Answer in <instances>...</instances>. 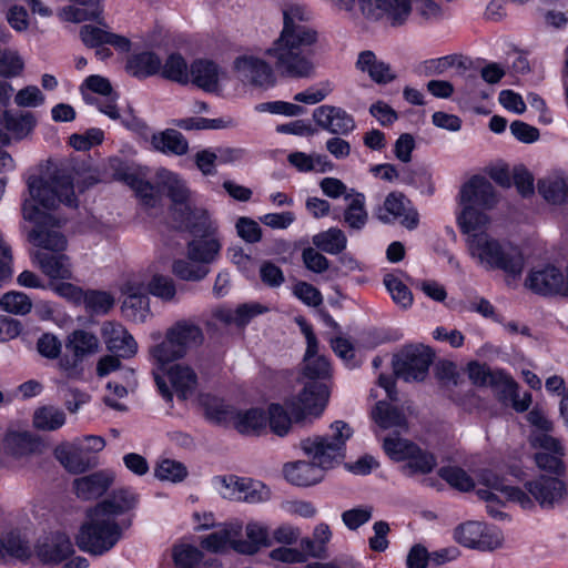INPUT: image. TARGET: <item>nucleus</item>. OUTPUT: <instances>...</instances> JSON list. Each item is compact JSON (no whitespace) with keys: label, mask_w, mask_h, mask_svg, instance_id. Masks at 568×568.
Segmentation results:
<instances>
[{"label":"nucleus","mask_w":568,"mask_h":568,"mask_svg":"<svg viewBox=\"0 0 568 568\" xmlns=\"http://www.w3.org/2000/svg\"><path fill=\"white\" fill-rule=\"evenodd\" d=\"M310 12L294 4L283 10L284 26L280 37L267 49L278 74L292 79L310 78L314 74V64L310 57V47L317 41V32L304 22Z\"/></svg>","instance_id":"obj_1"},{"label":"nucleus","mask_w":568,"mask_h":568,"mask_svg":"<svg viewBox=\"0 0 568 568\" xmlns=\"http://www.w3.org/2000/svg\"><path fill=\"white\" fill-rule=\"evenodd\" d=\"M136 503L138 497L130 489L122 488L89 508L74 537L77 546L94 556L110 551L131 526V520L118 518L133 509Z\"/></svg>","instance_id":"obj_2"},{"label":"nucleus","mask_w":568,"mask_h":568,"mask_svg":"<svg viewBox=\"0 0 568 568\" xmlns=\"http://www.w3.org/2000/svg\"><path fill=\"white\" fill-rule=\"evenodd\" d=\"M31 199L22 204L24 220L38 223L52 221L53 216L44 214L36 205V201L44 209H55L59 204L70 207L78 206L74 193L72 170L67 166L57 168L48 179H32L28 182Z\"/></svg>","instance_id":"obj_3"},{"label":"nucleus","mask_w":568,"mask_h":568,"mask_svg":"<svg viewBox=\"0 0 568 568\" xmlns=\"http://www.w3.org/2000/svg\"><path fill=\"white\" fill-rule=\"evenodd\" d=\"M462 212L457 223L464 234L484 230L489 217L484 212L493 209L497 203V195L491 183L484 176L475 175L469 179L459 192Z\"/></svg>","instance_id":"obj_4"},{"label":"nucleus","mask_w":568,"mask_h":568,"mask_svg":"<svg viewBox=\"0 0 568 568\" xmlns=\"http://www.w3.org/2000/svg\"><path fill=\"white\" fill-rule=\"evenodd\" d=\"M467 235L469 254L485 268L501 270L513 276L521 274L524 257L518 248L501 245L483 230Z\"/></svg>","instance_id":"obj_5"},{"label":"nucleus","mask_w":568,"mask_h":568,"mask_svg":"<svg viewBox=\"0 0 568 568\" xmlns=\"http://www.w3.org/2000/svg\"><path fill=\"white\" fill-rule=\"evenodd\" d=\"M332 434L307 437L301 440L300 447L305 455L314 460L324 471L342 464L345 459V444L353 435L348 424L336 420L331 425Z\"/></svg>","instance_id":"obj_6"},{"label":"nucleus","mask_w":568,"mask_h":568,"mask_svg":"<svg viewBox=\"0 0 568 568\" xmlns=\"http://www.w3.org/2000/svg\"><path fill=\"white\" fill-rule=\"evenodd\" d=\"M204 341L202 328L191 321H179L165 333L163 342L151 348L152 357L161 366L183 358L190 349Z\"/></svg>","instance_id":"obj_7"},{"label":"nucleus","mask_w":568,"mask_h":568,"mask_svg":"<svg viewBox=\"0 0 568 568\" xmlns=\"http://www.w3.org/2000/svg\"><path fill=\"white\" fill-rule=\"evenodd\" d=\"M100 351L98 336L85 329H75L65 339V353L59 358V368L69 378H79L83 374V361Z\"/></svg>","instance_id":"obj_8"},{"label":"nucleus","mask_w":568,"mask_h":568,"mask_svg":"<svg viewBox=\"0 0 568 568\" xmlns=\"http://www.w3.org/2000/svg\"><path fill=\"white\" fill-rule=\"evenodd\" d=\"M434 359L430 347L423 344L407 345L393 358L396 377L405 382H422L426 378Z\"/></svg>","instance_id":"obj_9"},{"label":"nucleus","mask_w":568,"mask_h":568,"mask_svg":"<svg viewBox=\"0 0 568 568\" xmlns=\"http://www.w3.org/2000/svg\"><path fill=\"white\" fill-rule=\"evenodd\" d=\"M328 396V388L324 383L312 381L305 385L297 397L287 400L286 406L294 420L302 422L307 416H320L326 406Z\"/></svg>","instance_id":"obj_10"},{"label":"nucleus","mask_w":568,"mask_h":568,"mask_svg":"<svg viewBox=\"0 0 568 568\" xmlns=\"http://www.w3.org/2000/svg\"><path fill=\"white\" fill-rule=\"evenodd\" d=\"M362 13L373 21L385 20L392 27H402L408 21L412 0H358Z\"/></svg>","instance_id":"obj_11"},{"label":"nucleus","mask_w":568,"mask_h":568,"mask_svg":"<svg viewBox=\"0 0 568 568\" xmlns=\"http://www.w3.org/2000/svg\"><path fill=\"white\" fill-rule=\"evenodd\" d=\"M377 217L384 223L399 221L408 230H414L418 225L417 212L410 206V201L399 192H392L386 196Z\"/></svg>","instance_id":"obj_12"},{"label":"nucleus","mask_w":568,"mask_h":568,"mask_svg":"<svg viewBox=\"0 0 568 568\" xmlns=\"http://www.w3.org/2000/svg\"><path fill=\"white\" fill-rule=\"evenodd\" d=\"M172 219L179 229L186 230L197 237L213 236L216 233L215 222L211 220L209 212L201 207L189 205L185 209H176Z\"/></svg>","instance_id":"obj_13"},{"label":"nucleus","mask_w":568,"mask_h":568,"mask_svg":"<svg viewBox=\"0 0 568 568\" xmlns=\"http://www.w3.org/2000/svg\"><path fill=\"white\" fill-rule=\"evenodd\" d=\"M237 78L258 88H271L275 84V75L272 68L262 59L243 55L234 61Z\"/></svg>","instance_id":"obj_14"},{"label":"nucleus","mask_w":568,"mask_h":568,"mask_svg":"<svg viewBox=\"0 0 568 568\" xmlns=\"http://www.w3.org/2000/svg\"><path fill=\"white\" fill-rule=\"evenodd\" d=\"M313 120L321 129L336 135H347L355 129L354 118L339 106L321 105L313 111Z\"/></svg>","instance_id":"obj_15"},{"label":"nucleus","mask_w":568,"mask_h":568,"mask_svg":"<svg viewBox=\"0 0 568 568\" xmlns=\"http://www.w3.org/2000/svg\"><path fill=\"white\" fill-rule=\"evenodd\" d=\"M101 336L109 352L122 358H131L138 352V343L128 329L116 322H104Z\"/></svg>","instance_id":"obj_16"},{"label":"nucleus","mask_w":568,"mask_h":568,"mask_svg":"<svg viewBox=\"0 0 568 568\" xmlns=\"http://www.w3.org/2000/svg\"><path fill=\"white\" fill-rule=\"evenodd\" d=\"M529 494L542 508H552L568 494L566 484L558 478L539 476L535 480L525 484Z\"/></svg>","instance_id":"obj_17"},{"label":"nucleus","mask_w":568,"mask_h":568,"mask_svg":"<svg viewBox=\"0 0 568 568\" xmlns=\"http://www.w3.org/2000/svg\"><path fill=\"white\" fill-rule=\"evenodd\" d=\"M28 241L44 252L59 253L65 251L68 246L67 237L59 231V221L54 217L52 221L34 225L28 233Z\"/></svg>","instance_id":"obj_18"},{"label":"nucleus","mask_w":568,"mask_h":568,"mask_svg":"<svg viewBox=\"0 0 568 568\" xmlns=\"http://www.w3.org/2000/svg\"><path fill=\"white\" fill-rule=\"evenodd\" d=\"M156 186L166 192L172 201L171 215L173 216L176 209H185L191 205L190 190L185 182L176 174L166 169H160L155 174Z\"/></svg>","instance_id":"obj_19"},{"label":"nucleus","mask_w":568,"mask_h":568,"mask_svg":"<svg viewBox=\"0 0 568 568\" xmlns=\"http://www.w3.org/2000/svg\"><path fill=\"white\" fill-rule=\"evenodd\" d=\"M74 552L70 537L64 532H53L39 541L36 554L43 562H61Z\"/></svg>","instance_id":"obj_20"},{"label":"nucleus","mask_w":568,"mask_h":568,"mask_svg":"<svg viewBox=\"0 0 568 568\" xmlns=\"http://www.w3.org/2000/svg\"><path fill=\"white\" fill-rule=\"evenodd\" d=\"M562 283L564 274L552 265L531 271L525 282L527 287L540 295L560 294Z\"/></svg>","instance_id":"obj_21"},{"label":"nucleus","mask_w":568,"mask_h":568,"mask_svg":"<svg viewBox=\"0 0 568 568\" xmlns=\"http://www.w3.org/2000/svg\"><path fill=\"white\" fill-rule=\"evenodd\" d=\"M54 456L72 474L84 473L92 465L91 457L85 453L80 442L58 445L54 449Z\"/></svg>","instance_id":"obj_22"},{"label":"nucleus","mask_w":568,"mask_h":568,"mask_svg":"<svg viewBox=\"0 0 568 568\" xmlns=\"http://www.w3.org/2000/svg\"><path fill=\"white\" fill-rule=\"evenodd\" d=\"M479 483L489 489L498 491L505 500L516 501L525 509L534 507V501L529 495L518 487L506 485L504 478H500L490 470L481 471Z\"/></svg>","instance_id":"obj_23"},{"label":"nucleus","mask_w":568,"mask_h":568,"mask_svg":"<svg viewBox=\"0 0 568 568\" xmlns=\"http://www.w3.org/2000/svg\"><path fill=\"white\" fill-rule=\"evenodd\" d=\"M113 480L114 476L111 473L101 470L77 478L73 486L79 498L89 500L102 496Z\"/></svg>","instance_id":"obj_24"},{"label":"nucleus","mask_w":568,"mask_h":568,"mask_svg":"<svg viewBox=\"0 0 568 568\" xmlns=\"http://www.w3.org/2000/svg\"><path fill=\"white\" fill-rule=\"evenodd\" d=\"M32 258L41 271L51 278L68 280L71 277L70 258L63 252L36 251L32 253Z\"/></svg>","instance_id":"obj_25"},{"label":"nucleus","mask_w":568,"mask_h":568,"mask_svg":"<svg viewBox=\"0 0 568 568\" xmlns=\"http://www.w3.org/2000/svg\"><path fill=\"white\" fill-rule=\"evenodd\" d=\"M324 470L314 460H298L284 466L285 478L296 486H311L324 478Z\"/></svg>","instance_id":"obj_26"},{"label":"nucleus","mask_w":568,"mask_h":568,"mask_svg":"<svg viewBox=\"0 0 568 568\" xmlns=\"http://www.w3.org/2000/svg\"><path fill=\"white\" fill-rule=\"evenodd\" d=\"M356 67L362 72L368 73L369 78L378 84H386L396 79L390 65L378 60L376 54L369 50L359 53Z\"/></svg>","instance_id":"obj_27"},{"label":"nucleus","mask_w":568,"mask_h":568,"mask_svg":"<svg viewBox=\"0 0 568 568\" xmlns=\"http://www.w3.org/2000/svg\"><path fill=\"white\" fill-rule=\"evenodd\" d=\"M221 248L222 244L215 235L199 240L194 239L186 245V256L192 261L209 266V264L217 260Z\"/></svg>","instance_id":"obj_28"},{"label":"nucleus","mask_w":568,"mask_h":568,"mask_svg":"<svg viewBox=\"0 0 568 568\" xmlns=\"http://www.w3.org/2000/svg\"><path fill=\"white\" fill-rule=\"evenodd\" d=\"M243 530L241 521L224 524L219 530L205 536L201 540V546L212 552L223 551L229 544L234 548L235 538L240 537Z\"/></svg>","instance_id":"obj_29"},{"label":"nucleus","mask_w":568,"mask_h":568,"mask_svg":"<svg viewBox=\"0 0 568 568\" xmlns=\"http://www.w3.org/2000/svg\"><path fill=\"white\" fill-rule=\"evenodd\" d=\"M121 308L123 315L134 323H144L151 315L148 295L132 286L128 287Z\"/></svg>","instance_id":"obj_30"},{"label":"nucleus","mask_w":568,"mask_h":568,"mask_svg":"<svg viewBox=\"0 0 568 568\" xmlns=\"http://www.w3.org/2000/svg\"><path fill=\"white\" fill-rule=\"evenodd\" d=\"M247 541L237 540L234 542V549L242 554H255L261 547L271 545L268 526L264 523L251 520L245 527Z\"/></svg>","instance_id":"obj_31"},{"label":"nucleus","mask_w":568,"mask_h":568,"mask_svg":"<svg viewBox=\"0 0 568 568\" xmlns=\"http://www.w3.org/2000/svg\"><path fill=\"white\" fill-rule=\"evenodd\" d=\"M267 418L260 408L235 409L232 426L243 435H258L266 428Z\"/></svg>","instance_id":"obj_32"},{"label":"nucleus","mask_w":568,"mask_h":568,"mask_svg":"<svg viewBox=\"0 0 568 568\" xmlns=\"http://www.w3.org/2000/svg\"><path fill=\"white\" fill-rule=\"evenodd\" d=\"M190 80L205 91L217 87L220 69L216 63L205 59L195 60L190 67Z\"/></svg>","instance_id":"obj_33"},{"label":"nucleus","mask_w":568,"mask_h":568,"mask_svg":"<svg viewBox=\"0 0 568 568\" xmlns=\"http://www.w3.org/2000/svg\"><path fill=\"white\" fill-rule=\"evenodd\" d=\"M152 146L162 153L184 155L189 152V142L184 135L174 129L155 133L151 139Z\"/></svg>","instance_id":"obj_34"},{"label":"nucleus","mask_w":568,"mask_h":568,"mask_svg":"<svg viewBox=\"0 0 568 568\" xmlns=\"http://www.w3.org/2000/svg\"><path fill=\"white\" fill-rule=\"evenodd\" d=\"M169 379L182 399L191 396L197 385V376L192 367L183 364H175L168 371Z\"/></svg>","instance_id":"obj_35"},{"label":"nucleus","mask_w":568,"mask_h":568,"mask_svg":"<svg viewBox=\"0 0 568 568\" xmlns=\"http://www.w3.org/2000/svg\"><path fill=\"white\" fill-rule=\"evenodd\" d=\"M372 416L375 423L383 429L397 428L407 429V419L403 410L385 400L376 403Z\"/></svg>","instance_id":"obj_36"},{"label":"nucleus","mask_w":568,"mask_h":568,"mask_svg":"<svg viewBox=\"0 0 568 568\" xmlns=\"http://www.w3.org/2000/svg\"><path fill=\"white\" fill-rule=\"evenodd\" d=\"M539 194L550 204L561 205L568 202V178L549 175L538 181Z\"/></svg>","instance_id":"obj_37"},{"label":"nucleus","mask_w":568,"mask_h":568,"mask_svg":"<svg viewBox=\"0 0 568 568\" xmlns=\"http://www.w3.org/2000/svg\"><path fill=\"white\" fill-rule=\"evenodd\" d=\"M162 61L153 52H141L128 59L126 71L139 79H144L160 72Z\"/></svg>","instance_id":"obj_38"},{"label":"nucleus","mask_w":568,"mask_h":568,"mask_svg":"<svg viewBox=\"0 0 568 568\" xmlns=\"http://www.w3.org/2000/svg\"><path fill=\"white\" fill-rule=\"evenodd\" d=\"M332 538V531L327 524H318L313 531V538L301 540V547L304 552L313 558L324 559L327 557L326 544Z\"/></svg>","instance_id":"obj_39"},{"label":"nucleus","mask_w":568,"mask_h":568,"mask_svg":"<svg viewBox=\"0 0 568 568\" xmlns=\"http://www.w3.org/2000/svg\"><path fill=\"white\" fill-rule=\"evenodd\" d=\"M65 413L55 406L48 405L39 407L33 413V425L37 429L53 432L65 424Z\"/></svg>","instance_id":"obj_40"},{"label":"nucleus","mask_w":568,"mask_h":568,"mask_svg":"<svg viewBox=\"0 0 568 568\" xmlns=\"http://www.w3.org/2000/svg\"><path fill=\"white\" fill-rule=\"evenodd\" d=\"M348 200L351 201L344 211L343 221L349 229L359 231L368 220V213L365 209V196L363 193L356 192Z\"/></svg>","instance_id":"obj_41"},{"label":"nucleus","mask_w":568,"mask_h":568,"mask_svg":"<svg viewBox=\"0 0 568 568\" xmlns=\"http://www.w3.org/2000/svg\"><path fill=\"white\" fill-rule=\"evenodd\" d=\"M313 244L318 250L335 255L345 250L347 239L341 229L331 227L327 231L314 235Z\"/></svg>","instance_id":"obj_42"},{"label":"nucleus","mask_w":568,"mask_h":568,"mask_svg":"<svg viewBox=\"0 0 568 568\" xmlns=\"http://www.w3.org/2000/svg\"><path fill=\"white\" fill-rule=\"evenodd\" d=\"M163 78L187 84L190 82V69L185 59L180 53H172L168 57L160 70Z\"/></svg>","instance_id":"obj_43"},{"label":"nucleus","mask_w":568,"mask_h":568,"mask_svg":"<svg viewBox=\"0 0 568 568\" xmlns=\"http://www.w3.org/2000/svg\"><path fill=\"white\" fill-rule=\"evenodd\" d=\"M6 445L14 455L23 456L37 450L39 442L28 430H10L6 436Z\"/></svg>","instance_id":"obj_44"},{"label":"nucleus","mask_w":568,"mask_h":568,"mask_svg":"<svg viewBox=\"0 0 568 568\" xmlns=\"http://www.w3.org/2000/svg\"><path fill=\"white\" fill-rule=\"evenodd\" d=\"M119 179L123 180L135 191L145 206L155 207L160 203L161 196L150 182L141 180L132 173H125L119 176Z\"/></svg>","instance_id":"obj_45"},{"label":"nucleus","mask_w":568,"mask_h":568,"mask_svg":"<svg viewBox=\"0 0 568 568\" xmlns=\"http://www.w3.org/2000/svg\"><path fill=\"white\" fill-rule=\"evenodd\" d=\"M415 450L406 458L407 463L403 466V471L408 476L430 473L437 464L435 456L416 445Z\"/></svg>","instance_id":"obj_46"},{"label":"nucleus","mask_w":568,"mask_h":568,"mask_svg":"<svg viewBox=\"0 0 568 568\" xmlns=\"http://www.w3.org/2000/svg\"><path fill=\"white\" fill-rule=\"evenodd\" d=\"M172 272L183 281L199 282L207 276L210 267L187 257L174 261Z\"/></svg>","instance_id":"obj_47"},{"label":"nucleus","mask_w":568,"mask_h":568,"mask_svg":"<svg viewBox=\"0 0 568 568\" xmlns=\"http://www.w3.org/2000/svg\"><path fill=\"white\" fill-rule=\"evenodd\" d=\"M6 129L16 138L22 139L27 136L36 125V118L31 112L12 114L9 111L3 113Z\"/></svg>","instance_id":"obj_48"},{"label":"nucleus","mask_w":568,"mask_h":568,"mask_svg":"<svg viewBox=\"0 0 568 568\" xmlns=\"http://www.w3.org/2000/svg\"><path fill=\"white\" fill-rule=\"evenodd\" d=\"M82 301L87 311L97 315L106 314L114 305L113 296L102 291L84 292Z\"/></svg>","instance_id":"obj_49"},{"label":"nucleus","mask_w":568,"mask_h":568,"mask_svg":"<svg viewBox=\"0 0 568 568\" xmlns=\"http://www.w3.org/2000/svg\"><path fill=\"white\" fill-rule=\"evenodd\" d=\"M187 474L185 465L174 459H163L154 469V475L158 479L172 483L184 480Z\"/></svg>","instance_id":"obj_50"},{"label":"nucleus","mask_w":568,"mask_h":568,"mask_svg":"<svg viewBox=\"0 0 568 568\" xmlns=\"http://www.w3.org/2000/svg\"><path fill=\"white\" fill-rule=\"evenodd\" d=\"M268 423L271 430L277 436H285L292 425L294 417L291 415L290 409H284L280 404H272L268 407Z\"/></svg>","instance_id":"obj_51"},{"label":"nucleus","mask_w":568,"mask_h":568,"mask_svg":"<svg viewBox=\"0 0 568 568\" xmlns=\"http://www.w3.org/2000/svg\"><path fill=\"white\" fill-rule=\"evenodd\" d=\"M393 301L406 308L413 304V294L409 288L393 273H388L383 280Z\"/></svg>","instance_id":"obj_52"},{"label":"nucleus","mask_w":568,"mask_h":568,"mask_svg":"<svg viewBox=\"0 0 568 568\" xmlns=\"http://www.w3.org/2000/svg\"><path fill=\"white\" fill-rule=\"evenodd\" d=\"M439 476L452 487L462 491H468L475 487L473 478L466 470L456 466L442 467Z\"/></svg>","instance_id":"obj_53"},{"label":"nucleus","mask_w":568,"mask_h":568,"mask_svg":"<svg viewBox=\"0 0 568 568\" xmlns=\"http://www.w3.org/2000/svg\"><path fill=\"white\" fill-rule=\"evenodd\" d=\"M2 310L17 315H26L31 311V300L21 292H8L0 300Z\"/></svg>","instance_id":"obj_54"},{"label":"nucleus","mask_w":568,"mask_h":568,"mask_svg":"<svg viewBox=\"0 0 568 568\" xmlns=\"http://www.w3.org/2000/svg\"><path fill=\"white\" fill-rule=\"evenodd\" d=\"M231 121L224 119L185 118L173 121V124L183 130H217L229 126Z\"/></svg>","instance_id":"obj_55"},{"label":"nucleus","mask_w":568,"mask_h":568,"mask_svg":"<svg viewBox=\"0 0 568 568\" xmlns=\"http://www.w3.org/2000/svg\"><path fill=\"white\" fill-rule=\"evenodd\" d=\"M305 367L304 375L311 379H323L328 377L331 365L327 358L316 354H307L304 356Z\"/></svg>","instance_id":"obj_56"},{"label":"nucleus","mask_w":568,"mask_h":568,"mask_svg":"<svg viewBox=\"0 0 568 568\" xmlns=\"http://www.w3.org/2000/svg\"><path fill=\"white\" fill-rule=\"evenodd\" d=\"M383 448L385 453L394 460H406L415 450V444L399 437H386Z\"/></svg>","instance_id":"obj_57"},{"label":"nucleus","mask_w":568,"mask_h":568,"mask_svg":"<svg viewBox=\"0 0 568 568\" xmlns=\"http://www.w3.org/2000/svg\"><path fill=\"white\" fill-rule=\"evenodd\" d=\"M468 376L470 381L478 386L497 385L504 377L501 374L493 373L486 365H481L477 362L468 364Z\"/></svg>","instance_id":"obj_58"},{"label":"nucleus","mask_w":568,"mask_h":568,"mask_svg":"<svg viewBox=\"0 0 568 568\" xmlns=\"http://www.w3.org/2000/svg\"><path fill=\"white\" fill-rule=\"evenodd\" d=\"M245 479L230 475L216 477L215 483L220 486V495L223 498L240 501Z\"/></svg>","instance_id":"obj_59"},{"label":"nucleus","mask_w":568,"mask_h":568,"mask_svg":"<svg viewBox=\"0 0 568 568\" xmlns=\"http://www.w3.org/2000/svg\"><path fill=\"white\" fill-rule=\"evenodd\" d=\"M483 529V523L468 521L456 528L455 538L460 545L465 547L476 548Z\"/></svg>","instance_id":"obj_60"},{"label":"nucleus","mask_w":568,"mask_h":568,"mask_svg":"<svg viewBox=\"0 0 568 568\" xmlns=\"http://www.w3.org/2000/svg\"><path fill=\"white\" fill-rule=\"evenodd\" d=\"M202 559V552L194 546L180 545L173 548V560L178 568H194Z\"/></svg>","instance_id":"obj_61"},{"label":"nucleus","mask_w":568,"mask_h":568,"mask_svg":"<svg viewBox=\"0 0 568 568\" xmlns=\"http://www.w3.org/2000/svg\"><path fill=\"white\" fill-rule=\"evenodd\" d=\"M243 488L240 501L257 504L270 499V489L260 481L246 478Z\"/></svg>","instance_id":"obj_62"},{"label":"nucleus","mask_w":568,"mask_h":568,"mask_svg":"<svg viewBox=\"0 0 568 568\" xmlns=\"http://www.w3.org/2000/svg\"><path fill=\"white\" fill-rule=\"evenodd\" d=\"M149 292L164 301H171L175 296L176 290L171 277L164 275H154L149 282Z\"/></svg>","instance_id":"obj_63"},{"label":"nucleus","mask_w":568,"mask_h":568,"mask_svg":"<svg viewBox=\"0 0 568 568\" xmlns=\"http://www.w3.org/2000/svg\"><path fill=\"white\" fill-rule=\"evenodd\" d=\"M373 516V507L364 506L345 510L342 514V520L349 530H356L368 523Z\"/></svg>","instance_id":"obj_64"}]
</instances>
